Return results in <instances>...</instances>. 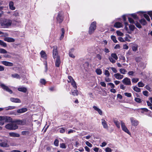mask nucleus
I'll list each match as a JSON object with an SVG mask.
<instances>
[{
    "mask_svg": "<svg viewBox=\"0 0 152 152\" xmlns=\"http://www.w3.org/2000/svg\"><path fill=\"white\" fill-rule=\"evenodd\" d=\"M12 21L6 19H0V25L1 28H7L11 26Z\"/></svg>",
    "mask_w": 152,
    "mask_h": 152,
    "instance_id": "nucleus-1",
    "label": "nucleus"
},
{
    "mask_svg": "<svg viewBox=\"0 0 152 152\" xmlns=\"http://www.w3.org/2000/svg\"><path fill=\"white\" fill-rule=\"evenodd\" d=\"M96 28V22L94 21L91 23L90 25L88 31V33L90 34H93Z\"/></svg>",
    "mask_w": 152,
    "mask_h": 152,
    "instance_id": "nucleus-2",
    "label": "nucleus"
},
{
    "mask_svg": "<svg viewBox=\"0 0 152 152\" xmlns=\"http://www.w3.org/2000/svg\"><path fill=\"white\" fill-rule=\"evenodd\" d=\"M5 128L8 129L14 130L17 129L18 127L17 125L15 124H8L5 126Z\"/></svg>",
    "mask_w": 152,
    "mask_h": 152,
    "instance_id": "nucleus-3",
    "label": "nucleus"
},
{
    "mask_svg": "<svg viewBox=\"0 0 152 152\" xmlns=\"http://www.w3.org/2000/svg\"><path fill=\"white\" fill-rule=\"evenodd\" d=\"M110 61L112 63H115L116 62V60L118 59V57L116 53H113L111 55V56L108 57Z\"/></svg>",
    "mask_w": 152,
    "mask_h": 152,
    "instance_id": "nucleus-4",
    "label": "nucleus"
},
{
    "mask_svg": "<svg viewBox=\"0 0 152 152\" xmlns=\"http://www.w3.org/2000/svg\"><path fill=\"white\" fill-rule=\"evenodd\" d=\"M125 29L127 31V32L129 33L130 34L132 32V31H133L135 28V26L134 25H130L129 26V28L130 29V30H129L127 26L128 25V23L125 22Z\"/></svg>",
    "mask_w": 152,
    "mask_h": 152,
    "instance_id": "nucleus-5",
    "label": "nucleus"
},
{
    "mask_svg": "<svg viewBox=\"0 0 152 152\" xmlns=\"http://www.w3.org/2000/svg\"><path fill=\"white\" fill-rule=\"evenodd\" d=\"M0 121H3L6 122H10L12 121V118L6 116H0Z\"/></svg>",
    "mask_w": 152,
    "mask_h": 152,
    "instance_id": "nucleus-6",
    "label": "nucleus"
},
{
    "mask_svg": "<svg viewBox=\"0 0 152 152\" xmlns=\"http://www.w3.org/2000/svg\"><path fill=\"white\" fill-rule=\"evenodd\" d=\"M120 122L122 130L129 134L130 135L131 133L126 126L125 123L123 122L122 121H120Z\"/></svg>",
    "mask_w": 152,
    "mask_h": 152,
    "instance_id": "nucleus-7",
    "label": "nucleus"
},
{
    "mask_svg": "<svg viewBox=\"0 0 152 152\" xmlns=\"http://www.w3.org/2000/svg\"><path fill=\"white\" fill-rule=\"evenodd\" d=\"M122 83L126 86H130L131 82L130 79L128 77H126L122 80Z\"/></svg>",
    "mask_w": 152,
    "mask_h": 152,
    "instance_id": "nucleus-8",
    "label": "nucleus"
},
{
    "mask_svg": "<svg viewBox=\"0 0 152 152\" xmlns=\"http://www.w3.org/2000/svg\"><path fill=\"white\" fill-rule=\"evenodd\" d=\"M131 125L134 126H138L139 124V122L138 121L135 119L133 117H131L130 118Z\"/></svg>",
    "mask_w": 152,
    "mask_h": 152,
    "instance_id": "nucleus-9",
    "label": "nucleus"
},
{
    "mask_svg": "<svg viewBox=\"0 0 152 152\" xmlns=\"http://www.w3.org/2000/svg\"><path fill=\"white\" fill-rule=\"evenodd\" d=\"M62 15L63 13L62 12H59L58 13L56 17V20L57 22L59 23H61L63 20Z\"/></svg>",
    "mask_w": 152,
    "mask_h": 152,
    "instance_id": "nucleus-10",
    "label": "nucleus"
},
{
    "mask_svg": "<svg viewBox=\"0 0 152 152\" xmlns=\"http://www.w3.org/2000/svg\"><path fill=\"white\" fill-rule=\"evenodd\" d=\"M0 86L4 90H5L9 92L10 94H11L12 93V91L10 89L8 86L5 85L3 83H1Z\"/></svg>",
    "mask_w": 152,
    "mask_h": 152,
    "instance_id": "nucleus-11",
    "label": "nucleus"
},
{
    "mask_svg": "<svg viewBox=\"0 0 152 152\" xmlns=\"http://www.w3.org/2000/svg\"><path fill=\"white\" fill-rule=\"evenodd\" d=\"M14 123H16L17 124L21 125H23L26 124V120L25 119L22 120H16L13 121Z\"/></svg>",
    "mask_w": 152,
    "mask_h": 152,
    "instance_id": "nucleus-12",
    "label": "nucleus"
},
{
    "mask_svg": "<svg viewBox=\"0 0 152 152\" xmlns=\"http://www.w3.org/2000/svg\"><path fill=\"white\" fill-rule=\"evenodd\" d=\"M53 56L54 58H57L58 55V52L57 50V47L54 46L53 47Z\"/></svg>",
    "mask_w": 152,
    "mask_h": 152,
    "instance_id": "nucleus-13",
    "label": "nucleus"
},
{
    "mask_svg": "<svg viewBox=\"0 0 152 152\" xmlns=\"http://www.w3.org/2000/svg\"><path fill=\"white\" fill-rule=\"evenodd\" d=\"M1 63L3 65L8 66H12L13 65L12 63L6 61H1Z\"/></svg>",
    "mask_w": 152,
    "mask_h": 152,
    "instance_id": "nucleus-14",
    "label": "nucleus"
},
{
    "mask_svg": "<svg viewBox=\"0 0 152 152\" xmlns=\"http://www.w3.org/2000/svg\"><path fill=\"white\" fill-rule=\"evenodd\" d=\"M114 77L117 79L121 80L124 77L123 75H121L119 73H117L114 75Z\"/></svg>",
    "mask_w": 152,
    "mask_h": 152,
    "instance_id": "nucleus-15",
    "label": "nucleus"
},
{
    "mask_svg": "<svg viewBox=\"0 0 152 152\" xmlns=\"http://www.w3.org/2000/svg\"><path fill=\"white\" fill-rule=\"evenodd\" d=\"M56 58L55 64L56 66L58 67L59 66L61 63L60 57L59 56H58L57 58Z\"/></svg>",
    "mask_w": 152,
    "mask_h": 152,
    "instance_id": "nucleus-16",
    "label": "nucleus"
},
{
    "mask_svg": "<svg viewBox=\"0 0 152 152\" xmlns=\"http://www.w3.org/2000/svg\"><path fill=\"white\" fill-rule=\"evenodd\" d=\"M4 40L9 42H13L15 41V39H14L9 37H5L4 38Z\"/></svg>",
    "mask_w": 152,
    "mask_h": 152,
    "instance_id": "nucleus-17",
    "label": "nucleus"
},
{
    "mask_svg": "<svg viewBox=\"0 0 152 152\" xmlns=\"http://www.w3.org/2000/svg\"><path fill=\"white\" fill-rule=\"evenodd\" d=\"M9 134L10 137H19L20 136L19 134L13 132H10Z\"/></svg>",
    "mask_w": 152,
    "mask_h": 152,
    "instance_id": "nucleus-18",
    "label": "nucleus"
},
{
    "mask_svg": "<svg viewBox=\"0 0 152 152\" xmlns=\"http://www.w3.org/2000/svg\"><path fill=\"white\" fill-rule=\"evenodd\" d=\"M40 53L42 58L46 60L47 59V55L45 52L43 50H42Z\"/></svg>",
    "mask_w": 152,
    "mask_h": 152,
    "instance_id": "nucleus-19",
    "label": "nucleus"
},
{
    "mask_svg": "<svg viewBox=\"0 0 152 152\" xmlns=\"http://www.w3.org/2000/svg\"><path fill=\"white\" fill-rule=\"evenodd\" d=\"M102 124L104 128L105 129H108V126L107 124V122L104 119H102Z\"/></svg>",
    "mask_w": 152,
    "mask_h": 152,
    "instance_id": "nucleus-20",
    "label": "nucleus"
},
{
    "mask_svg": "<svg viewBox=\"0 0 152 152\" xmlns=\"http://www.w3.org/2000/svg\"><path fill=\"white\" fill-rule=\"evenodd\" d=\"M7 140L1 142H0V146L1 147H8L9 145L7 143Z\"/></svg>",
    "mask_w": 152,
    "mask_h": 152,
    "instance_id": "nucleus-21",
    "label": "nucleus"
},
{
    "mask_svg": "<svg viewBox=\"0 0 152 152\" xmlns=\"http://www.w3.org/2000/svg\"><path fill=\"white\" fill-rule=\"evenodd\" d=\"M93 108L96 111L99 115H102V111L96 106H94L93 107Z\"/></svg>",
    "mask_w": 152,
    "mask_h": 152,
    "instance_id": "nucleus-22",
    "label": "nucleus"
},
{
    "mask_svg": "<svg viewBox=\"0 0 152 152\" xmlns=\"http://www.w3.org/2000/svg\"><path fill=\"white\" fill-rule=\"evenodd\" d=\"M18 90L22 92L23 93H26L27 91V89L26 88L23 87H19L18 89Z\"/></svg>",
    "mask_w": 152,
    "mask_h": 152,
    "instance_id": "nucleus-23",
    "label": "nucleus"
},
{
    "mask_svg": "<svg viewBox=\"0 0 152 152\" xmlns=\"http://www.w3.org/2000/svg\"><path fill=\"white\" fill-rule=\"evenodd\" d=\"M10 100L11 102H14L20 103L21 102L20 100L18 98H11L10 99Z\"/></svg>",
    "mask_w": 152,
    "mask_h": 152,
    "instance_id": "nucleus-24",
    "label": "nucleus"
},
{
    "mask_svg": "<svg viewBox=\"0 0 152 152\" xmlns=\"http://www.w3.org/2000/svg\"><path fill=\"white\" fill-rule=\"evenodd\" d=\"M27 110L26 108H23L17 110V112L18 113H23L27 111Z\"/></svg>",
    "mask_w": 152,
    "mask_h": 152,
    "instance_id": "nucleus-25",
    "label": "nucleus"
},
{
    "mask_svg": "<svg viewBox=\"0 0 152 152\" xmlns=\"http://www.w3.org/2000/svg\"><path fill=\"white\" fill-rule=\"evenodd\" d=\"M123 25L122 24L119 22H117L115 23L114 26L116 28H120L122 27Z\"/></svg>",
    "mask_w": 152,
    "mask_h": 152,
    "instance_id": "nucleus-26",
    "label": "nucleus"
},
{
    "mask_svg": "<svg viewBox=\"0 0 152 152\" xmlns=\"http://www.w3.org/2000/svg\"><path fill=\"white\" fill-rule=\"evenodd\" d=\"M9 6L10 9L14 10H15V7L14 6V3L13 2L10 1L9 3Z\"/></svg>",
    "mask_w": 152,
    "mask_h": 152,
    "instance_id": "nucleus-27",
    "label": "nucleus"
},
{
    "mask_svg": "<svg viewBox=\"0 0 152 152\" xmlns=\"http://www.w3.org/2000/svg\"><path fill=\"white\" fill-rule=\"evenodd\" d=\"M139 110V112H140L142 113H143L144 112H147L148 111V110L146 108H141L140 109H138Z\"/></svg>",
    "mask_w": 152,
    "mask_h": 152,
    "instance_id": "nucleus-28",
    "label": "nucleus"
},
{
    "mask_svg": "<svg viewBox=\"0 0 152 152\" xmlns=\"http://www.w3.org/2000/svg\"><path fill=\"white\" fill-rule=\"evenodd\" d=\"M12 77L13 78H15L18 79H20V75L17 73L12 74Z\"/></svg>",
    "mask_w": 152,
    "mask_h": 152,
    "instance_id": "nucleus-29",
    "label": "nucleus"
},
{
    "mask_svg": "<svg viewBox=\"0 0 152 152\" xmlns=\"http://www.w3.org/2000/svg\"><path fill=\"white\" fill-rule=\"evenodd\" d=\"M71 83V85L73 87L75 88V89H76L77 88V86L76 85V83L74 80H73V81H71L70 82Z\"/></svg>",
    "mask_w": 152,
    "mask_h": 152,
    "instance_id": "nucleus-30",
    "label": "nucleus"
},
{
    "mask_svg": "<svg viewBox=\"0 0 152 152\" xmlns=\"http://www.w3.org/2000/svg\"><path fill=\"white\" fill-rule=\"evenodd\" d=\"M71 83V85L73 87L75 88V89H76L77 88V86L76 85V83L74 80H73V81H71L70 82Z\"/></svg>",
    "mask_w": 152,
    "mask_h": 152,
    "instance_id": "nucleus-31",
    "label": "nucleus"
},
{
    "mask_svg": "<svg viewBox=\"0 0 152 152\" xmlns=\"http://www.w3.org/2000/svg\"><path fill=\"white\" fill-rule=\"evenodd\" d=\"M61 36L60 37V40H61L64 37V28H62L61 29Z\"/></svg>",
    "mask_w": 152,
    "mask_h": 152,
    "instance_id": "nucleus-32",
    "label": "nucleus"
},
{
    "mask_svg": "<svg viewBox=\"0 0 152 152\" xmlns=\"http://www.w3.org/2000/svg\"><path fill=\"white\" fill-rule=\"evenodd\" d=\"M15 108V107L13 106H9L8 107L4 108L5 110H9L14 109Z\"/></svg>",
    "mask_w": 152,
    "mask_h": 152,
    "instance_id": "nucleus-33",
    "label": "nucleus"
},
{
    "mask_svg": "<svg viewBox=\"0 0 152 152\" xmlns=\"http://www.w3.org/2000/svg\"><path fill=\"white\" fill-rule=\"evenodd\" d=\"M140 22L141 24L143 25H145L147 23L146 20L143 18L141 19L140 20Z\"/></svg>",
    "mask_w": 152,
    "mask_h": 152,
    "instance_id": "nucleus-34",
    "label": "nucleus"
},
{
    "mask_svg": "<svg viewBox=\"0 0 152 152\" xmlns=\"http://www.w3.org/2000/svg\"><path fill=\"white\" fill-rule=\"evenodd\" d=\"M114 122L117 128H120V123L118 121L114 120Z\"/></svg>",
    "mask_w": 152,
    "mask_h": 152,
    "instance_id": "nucleus-35",
    "label": "nucleus"
},
{
    "mask_svg": "<svg viewBox=\"0 0 152 152\" xmlns=\"http://www.w3.org/2000/svg\"><path fill=\"white\" fill-rule=\"evenodd\" d=\"M96 72L98 75H100L102 73V70L100 69H97L96 70Z\"/></svg>",
    "mask_w": 152,
    "mask_h": 152,
    "instance_id": "nucleus-36",
    "label": "nucleus"
},
{
    "mask_svg": "<svg viewBox=\"0 0 152 152\" xmlns=\"http://www.w3.org/2000/svg\"><path fill=\"white\" fill-rule=\"evenodd\" d=\"M89 64L88 62H86L83 64V66L85 69H86L88 67Z\"/></svg>",
    "mask_w": 152,
    "mask_h": 152,
    "instance_id": "nucleus-37",
    "label": "nucleus"
},
{
    "mask_svg": "<svg viewBox=\"0 0 152 152\" xmlns=\"http://www.w3.org/2000/svg\"><path fill=\"white\" fill-rule=\"evenodd\" d=\"M119 72L123 74H125L127 71L124 69L121 68L119 69Z\"/></svg>",
    "mask_w": 152,
    "mask_h": 152,
    "instance_id": "nucleus-38",
    "label": "nucleus"
},
{
    "mask_svg": "<svg viewBox=\"0 0 152 152\" xmlns=\"http://www.w3.org/2000/svg\"><path fill=\"white\" fill-rule=\"evenodd\" d=\"M138 46L137 45H134L132 47V50L134 51H136L137 50Z\"/></svg>",
    "mask_w": 152,
    "mask_h": 152,
    "instance_id": "nucleus-39",
    "label": "nucleus"
},
{
    "mask_svg": "<svg viewBox=\"0 0 152 152\" xmlns=\"http://www.w3.org/2000/svg\"><path fill=\"white\" fill-rule=\"evenodd\" d=\"M77 92H78L77 90V88H76V89H75V90H74L73 91H72V94L74 96H77L78 95Z\"/></svg>",
    "mask_w": 152,
    "mask_h": 152,
    "instance_id": "nucleus-40",
    "label": "nucleus"
},
{
    "mask_svg": "<svg viewBox=\"0 0 152 152\" xmlns=\"http://www.w3.org/2000/svg\"><path fill=\"white\" fill-rule=\"evenodd\" d=\"M111 38L114 43H116L117 42V41L115 36L112 35L111 37Z\"/></svg>",
    "mask_w": 152,
    "mask_h": 152,
    "instance_id": "nucleus-41",
    "label": "nucleus"
},
{
    "mask_svg": "<svg viewBox=\"0 0 152 152\" xmlns=\"http://www.w3.org/2000/svg\"><path fill=\"white\" fill-rule=\"evenodd\" d=\"M0 45L2 46L3 47H5L7 46V44L6 43L4 42L3 41L0 40Z\"/></svg>",
    "mask_w": 152,
    "mask_h": 152,
    "instance_id": "nucleus-42",
    "label": "nucleus"
},
{
    "mask_svg": "<svg viewBox=\"0 0 152 152\" xmlns=\"http://www.w3.org/2000/svg\"><path fill=\"white\" fill-rule=\"evenodd\" d=\"M40 82L41 84L44 85H45L46 83V80L44 79H42L40 80Z\"/></svg>",
    "mask_w": 152,
    "mask_h": 152,
    "instance_id": "nucleus-43",
    "label": "nucleus"
},
{
    "mask_svg": "<svg viewBox=\"0 0 152 152\" xmlns=\"http://www.w3.org/2000/svg\"><path fill=\"white\" fill-rule=\"evenodd\" d=\"M104 75L106 76V77H109L110 75V73L109 71L107 70H105L104 72Z\"/></svg>",
    "mask_w": 152,
    "mask_h": 152,
    "instance_id": "nucleus-44",
    "label": "nucleus"
},
{
    "mask_svg": "<svg viewBox=\"0 0 152 152\" xmlns=\"http://www.w3.org/2000/svg\"><path fill=\"white\" fill-rule=\"evenodd\" d=\"M133 90L137 92H139L140 91V89L137 86H134L133 88Z\"/></svg>",
    "mask_w": 152,
    "mask_h": 152,
    "instance_id": "nucleus-45",
    "label": "nucleus"
},
{
    "mask_svg": "<svg viewBox=\"0 0 152 152\" xmlns=\"http://www.w3.org/2000/svg\"><path fill=\"white\" fill-rule=\"evenodd\" d=\"M0 53H7V51L4 49L0 48Z\"/></svg>",
    "mask_w": 152,
    "mask_h": 152,
    "instance_id": "nucleus-46",
    "label": "nucleus"
},
{
    "mask_svg": "<svg viewBox=\"0 0 152 152\" xmlns=\"http://www.w3.org/2000/svg\"><path fill=\"white\" fill-rule=\"evenodd\" d=\"M59 141L58 140L56 139L54 142V145L56 146H58Z\"/></svg>",
    "mask_w": 152,
    "mask_h": 152,
    "instance_id": "nucleus-47",
    "label": "nucleus"
},
{
    "mask_svg": "<svg viewBox=\"0 0 152 152\" xmlns=\"http://www.w3.org/2000/svg\"><path fill=\"white\" fill-rule=\"evenodd\" d=\"M137 84L138 87H143L144 86V83L142 82H138Z\"/></svg>",
    "mask_w": 152,
    "mask_h": 152,
    "instance_id": "nucleus-48",
    "label": "nucleus"
},
{
    "mask_svg": "<svg viewBox=\"0 0 152 152\" xmlns=\"http://www.w3.org/2000/svg\"><path fill=\"white\" fill-rule=\"evenodd\" d=\"M60 147L62 148H66V146L64 143L60 144Z\"/></svg>",
    "mask_w": 152,
    "mask_h": 152,
    "instance_id": "nucleus-49",
    "label": "nucleus"
},
{
    "mask_svg": "<svg viewBox=\"0 0 152 152\" xmlns=\"http://www.w3.org/2000/svg\"><path fill=\"white\" fill-rule=\"evenodd\" d=\"M29 132L27 131H23L22 132L21 134L22 135H26L27 134H29Z\"/></svg>",
    "mask_w": 152,
    "mask_h": 152,
    "instance_id": "nucleus-50",
    "label": "nucleus"
},
{
    "mask_svg": "<svg viewBox=\"0 0 152 152\" xmlns=\"http://www.w3.org/2000/svg\"><path fill=\"white\" fill-rule=\"evenodd\" d=\"M143 16L148 21H150V19L148 15L146 14H144Z\"/></svg>",
    "mask_w": 152,
    "mask_h": 152,
    "instance_id": "nucleus-51",
    "label": "nucleus"
},
{
    "mask_svg": "<svg viewBox=\"0 0 152 152\" xmlns=\"http://www.w3.org/2000/svg\"><path fill=\"white\" fill-rule=\"evenodd\" d=\"M135 101L138 103H141L142 102L141 99L138 98H135L134 99Z\"/></svg>",
    "mask_w": 152,
    "mask_h": 152,
    "instance_id": "nucleus-52",
    "label": "nucleus"
},
{
    "mask_svg": "<svg viewBox=\"0 0 152 152\" xmlns=\"http://www.w3.org/2000/svg\"><path fill=\"white\" fill-rule=\"evenodd\" d=\"M68 78L69 80H68V83H69L70 82L73 81L74 80L73 78L71 76H68Z\"/></svg>",
    "mask_w": 152,
    "mask_h": 152,
    "instance_id": "nucleus-53",
    "label": "nucleus"
},
{
    "mask_svg": "<svg viewBox=\"0 0 152 152\" xmlns=\"http://www.w3.org/2000/svg\"><path fill=\"white\" fill-rule=\"evenodd\" d=\"M116 33L118 35L121 36H123L124 35V34L119 31H116Z\"/></svg>",
    "mask_w": 152,
    "mask_h": 152,
    "instance_id": "nucleus-54",
    "label": "nucleus"
},
{
    "mask_svg": "<svg viewBox=\"0 0 152 152\" xmlns=\"http://www.w3.org/2000/svg\"><path fill=\"white\" fill-rule=\"evenodd\" d=\"M134 24L136 26L139 28H140L142 27L140 24L138 22H135L134 23Z\"/></svg>",
    "mask_w": 152,
    "mask_h": 152,
    "instance_id": "nucleus-55",
    "label": "nucleus"
},
{
    "mask_svg": "<svg viewBox=\"0 0 152 152\" xmlns=\"http://www.w3.org/2000/svg\"><path fill=\"white\" fill-rule=\"evenodd\" d=\"M132 80L133 83H136L139 81V79L137 78H133Z\"/></svg>",
    "mask_w": 152,
    "mask_h": 152,
    "instance_id": "nucleus-56",
    "label": "nucleus"
},
{
    "mask_svg": "<svg viewBox=\"0 0 152 152\" xmlns=\"http://www.w3.org/2000/svg\"><path fill=\"white\" fill-rule=\"evenodd\" d=\"M105 151L106 152H111L112 150L111 148L109 147H107L105 148Z\"/></svg>",
    "mask_w": 152,
    "mask_h": 152,
    "instance_id": "nucleus-57",
    "label": "nucleus"
},
{
    "mask_svg": "<svg viewBox=\"0 0 152 152\" xmlns=\"http://www.w3.org/2000/svg\"><path fill=\"white\" fill-rule=\"evenodd\" d=\"M131 16L133 18L137 20L138 19V18L135 14H132L131 15Z\"/></svg>",
    "mask_w": 152,
    "mask_h": 152,
    "instance_id": "nucleus-58",
    "label": "nucleus"
},
{
    "mask_svg": "<svg viewBox=\"0 0 152 152\" xmlns=\"http://www.w3.org/2000/svg\"><path fill=\"white\" fill-rule=\"evenodd\" d=\"M107 85L110 86L111 88H114L115 87L113 83H107Z\"/></svg>",
    "mask_w": 152,
    "mask_h": 152,
    "instance_id": "nucleus-59",
    "label": "nucleus"
},
{
    "mask_svg": "<svg viewBox=\"0 0 152 152\" xmlns=\"http://www.w3.org/2000/svg\"><path fill=\"white\" fill-rule=\"evenodd\" d=\"M110 68L112 70V71L114 72L115 73H116L117 72V71L115 68L113 67H110Z\"/></svg>",
    "mask_w": 152,
    "mask_h": 152,
    "instance_id": "nucleus-60",
    "label": "nucleus"
},
{
    "mask_svg": "<svg viewBox=\"0 0 152 152\" xmlns=\"http://www.w3.org/2000/svg\"><path fill=\"white\" fill-rule=\"evenodd\" d=\"M128 20L129 22L132 23H134L135 22H134V20L132 18H128Z\"/></svg>",
    "mask_w": 152,
    "mask_h": 152,
    "instance_id": "nucleus-61",
    "label": "nucleus"
},
{
    "mask_svg": "<svg viewBox=\"0 0 152 152\" xmlns=\"http://www.w3.org/2000/svg\"><path fill=\"white\" fill-rule=\"evenodd\" d=\"M100 84L101 85V86L102 87H106V85L105 83L103 82H101L100 83Z\"/></svg>",
    "mask_w": 152,
    "mask_h": 152,
    "instance_id": "nucleus-62",
    "label": "nucleus"
},
{
    "mask_svg": "<svg viewBox=\"0 0 152 152\" xmlns=\"http://www.w3.org/2000/svg\"><path fill=\"white\" fill-rule=\"evenodd\" d=\"M86 144L88 147H91L92 146V145L88 141H86Z\"/></svg>",
    "mask_w": 152,
    "mask_h": 152,
    "instance_id": "nucleus-63",
    "label": "nucleus"
},
{
    "mask_svg": "<svg viewBox=\"0 0 152 152\" xmlns=\"http://www.w3.org/2000/svg\"><path fill=\"white\" fill-rule=\"evenodd\" d=\"M124 95L128 97H129L132 96V95L130 93H125Z\"/></svg>",
    "mask_w": 152,
    "mask_h": 152,
    "instance_id": "nucleus-64",
    "label": "nucleus"
}]
</instances>
